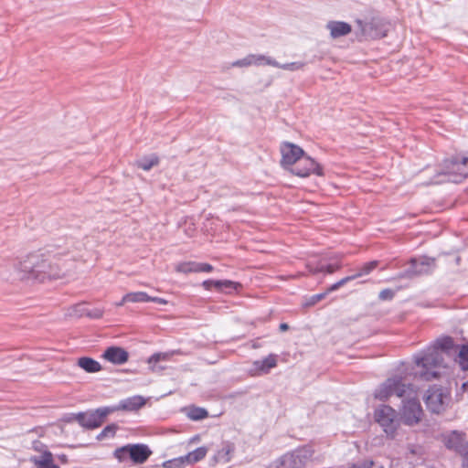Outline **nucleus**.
I'll use <instances>...</instances> for the list:
<instances>
[{
  "instance_id": "c756f323",
  "label": "nucleus",
  "mask_w": 468,
  "mask_h": 468,
  "mask_svg": "<svg viewBox=\"0 0 468 468\" xmlns=\"http://www.w3.org/2000/svg\"><path fill=\"white\" fill-rule=\"evenodd\" d=\"M174 354V351L154 353L148 358L147 363L150 365V367H153L160 361L169 360Z\"/></svg>"
},
{
  "instance_id": "7c9ffc66",
  "label": "nucleus",
  "mask_w": 468,
  "mask_h": 468,
  "mask_svg": "<svg viewBox=\"0 0 468 468\" xmlns=\"http://www.w3.org/2000/svg\"><path fill=\"white\" fill-rule=\"evenodd\" d=\"M187 416L190 420H200L207 416V411L203 408H192L188 410Z\"/></svg>"
},
{
  "instance_id": "e433bc0d",
  "label": "nucleus",
  "mask_w": 468,
  "mask_h": 468,
  "mask_svg": "<svg viewBox=\"0 0 468 468\" xmlns=\"http://www.w3.org/2000/svg\"><path fill=\"white\" fill-rule=\"evenodd\" d=\"M116 431V427L114 425H109L103 429L101 434L98 436L99 439H103L105 437L113 436Z\"/></svg>"
},
{
  "instance_id": "f257e3e1",
  "label": "nucleus",
  "mask_w": 468,
  "mask_h": 468,
  "mask_svg": "<svg viewBox=\"0 0 468 468\" xmlns=\"http://www.w3.org/2000/svg\"><path fill=\"white\" fill-rule=\"evenodd\" d=\"M454 347L452 337L443 336L436 339L434 343L425 350L414 355V362L420 368L416 374L423 380L436 379L441 375V369L444 366V354H450Z\"/></svg>"
},
{
  "instance_id": "4be33fe9",
  "label": "nucleus",
  "mask_w": 468,
  "mask_h": 468,
  "mask_svg": "<svg viewBox=\"0 0 468 468\" xmlns=\"http://www.w3.org/2000/svg\"><path fill=\"white\" fill-rule=\"evenodd\" d=\"M233 452L234 445L230 442H224L215 454L214 460L216 463H227L231 460Z\"/></svg>"
},
{
  "instance_id": "473e14b6",
  "label": "nucleus",
  "mask_w": 468,
  "mask_h": 468,
  "mask_svg": "<svg viewBox=\"0 0 468 468\" xmlns=\"http://www.w3.org/2000/svg\"><path fill=\"white\" fill-rule=\"evenodd\" d=\"M305 63L301 61H295L291 63L281 64L278 62V66H274L275 68L282 69L284 70L295 71L300 70L304 67Z\"/></svg>"
},
{
  "instance_id": "58836bf2",
  "label": "nucleus",
  "mask_w": 468,
  "mask_h": 468,
  "mask_svg": "<svg viewBox=\"0 0 468 468\" xmlns=\"http://www.w3.org/2000/svg\"><path fill=\"white\" fill-rule=\"evenodd\" d=\"M213 271V266L208 263L197 262V272H210Z\"/></svg>"
},
{
  "instance_id": "f8f14e48",
  "label": "nucleus",
  "mask_w": 468,
  "mask_h": 468,
  "mask_svg": "<svg viewBox=\"0 0 468 468\" xmlns=\"http://www.w3.org/2000/svg\"><path fill=\"white\" fill-rule=\"evenodd\" d=\"M356 25V35L360 39H378L386 36V29L383 28L379 22L357 20Z\"/></svg>"
},
{
  "instance_id": "20e7f679",
  "label": "nucleus",
  "mask_w": 468,
  "mask_h": 468,
  "mask_svg": "<svg viewBox=\"0 0 468 468\" xmlns=\"http://www.w3.org/2000/svg\"><path fill=\"white\" fill-rule=\"evenodd\" d=\"M450 399V392L438 386L431 387L424 397L427 408L431 412L437 414L441 413L446 410Z\"/></svg>"
},
{
  "instance_id": "5701e85b",
  "label": "nucleus",
  "mask_w": 468,
  "mask_h": 468,
  "mask_svg": "<svg viewBox=\"0 0 468 468\" xmlns=\"http://www.w3.org/2000/svg\"><path fill=\"white\" fill-rule=\"evenodd\" d=\"M77 365L88 373H96L101 370V364L89 356H81L78 359Z\"/></svg>"
},
{
  "instance_id": "39448f33",
  "label": "nucleus",
  "mask_w": 468,
  "mask_h": 468,
  "mask_svg": "<svg viewBox=\"0 0 468 468\" xmlns=\"http://www.w3.org/2000/svg\"><path fill=\"white\" fill-rule=\"evenodd\" d=\"M152 452L145 444H128L114 451V457L120 462L131 459L135 463H144Z\"/></svg>"
},
{
  "instance_id": "aec40b11",
  "label": "nucleus",
  "mask_w": 468,
  "mask_h": 468,
  "mask_svg": "<svg viewBox=\"0 0 468 468\" xmlns=\"http://www.w3.org/2000/svg\"><path fill=\"white\" fill-rule=\"evenodd\" d=\"M124 301H128V303H148V302H154V303H165V301L162 298L158 297H151L144 292H129L124 295Z\"/></svg>"
},
{
  "instance_id": "393cba45",
  "label": "nucleus",
  "mask_w": 468,
  "mask_h": 468,
  "mask_svg": "<svg viewBox=\"0 0 468 468\" xmlns=\"http://www.w3.org/2000/svg\"><path fill=\"white\" fill-rule=\"evenodd\" d=\"M159 162L158 157L155 154H151L148 156H144L141 159H139L136 162V165L138 167L142 168L144 171H149L152 169L154 165H156Z\"/></svg>"
},
{
  "instance_id": "a19ab883",
  "label": "nucleus",
  "mask_w": 468,
  "mask_h": 468,
  "mask_svg": "<svg viewBox=\"0 0 468 468\" xmlns=\"http://www.w3.org/2000/svg\"><path fill=\"white\" fill-rule=\"evenodd\" d=\"M330 292H324L323 293H318V294H314L311 297L310 299V304H315L316 303H318L319 301L323 300L326 295L327 293H329Z\"/></svg>"
},
{
  "instance_id": "dca6fc26",
  "label": "nucleus",
  "mask_w": 468,
  "mask_h": 468,
  "mask_svg": "<svg viewBox=\"0 0 468 468\" xmlns=\"http://www.w3.org/2000/svg\"><path fill=\"white\" fill-rule=\"evenodd\" d=\"M101 356L114 365H122L128 361L129 354L120 346H110Z\"/></svg>"
},
{
  "instance_id": "a211bd4d",
  "label": "nucleus",
  "mask_w": 468,
  "mask_h": 468,
  "mask_svg": "<svg viewBox=\"0 0 468 468\" xmlns=\"http://www.w3.org/2000/svg\"><path fill=\"white\" fill-rule=\"evenodd\" d=\"M465 434L463 432H459L457 431H453L445 436L444 442L447 448L452 449L459 453L464 447L465 443Z\"/></svg>"
},
{
  "instance_id": "c03bdc74",
  "label": "nucleus",
  "mask_w": 468,
  "mask_h": 468,
  "mask_svg": "<svg viewBox=\"0 0 468 468\" xmlns=\"http://www.w3.org/2000/svg\"><path fill=\"white\" fill-rule=\"evenodd\" d=\"M288 329H289V325L287 324L282 323V324H280V330L281 331L284 332V331H286Z\"/></svg>"
},
{
  "instance_id": "a18cd8bd",
  "label": "nucleus",
  "mask_w": 468,
  "mask_h": 468,
  "mask_svg": "<svg viewBox=\"0 0 468 468\" xmlns=\"http://www.w3.org/2000/svg\"><path fill=\"white\" fill-rule=\"evenodd\" d=\"M128 303V301H124V296H123V297H122V299L120 302H118V303H115V305H116L117 307H120V306H122V305H123L124 303Z\"/></svg>"
},
{
  "instance_id": "6ab92c4d",
  "label": "nucleus",
  "mask_w": 468,
  "mask_h": 468,
  "mask_svg": "<svg viewBox=\"0 0 468 468\" xmlns=\"http://www.w3.org/2000/svg\"><path fill=\"white\" fill-rule=\"evenodd\" d=\"M326 27L330 31V35L333 38L346 36L352 30L348 23L342 21H330L327 23Z\"/></svg>"
},
{
  "instance_id": "cd10ccee",
  "label": "nucleus",
  "mask_w": 468,
  "mask_h": 468,
  "mask_svg": "<svg viewBox=\"0 0 468 468\" xmlns=\"http://www.w3.org/2000/svg\"><path fill=\"white\" fill-rule=\"evenodd\" d=\"M197 261H184V262L176 263L175 266V270L177 272L187 274V273L197 272Z\"/></svg>"
},
{
  "instance_id": "f704fd0d",
  "label": "nucleus",
  "mask_w": 468,
  "mask_h": 468,
  "mask_svg": "<svg viewBox=\"0 0 468 468\" xmlns=\"http://www.w3.org/2000/svg\"><path fill=\"white\" fill-rule=\"evenodd\" d=\"M356 279V276L353 275H350V276H346L343 279H341L340 281H338L337 282L332 284L328 289H327V292H335L336 290H338L340 287L344 286L345 284H346L348 282H351L353 280Z\"/></svg>"
},
{
  "instance_id": "4c0bfd02",
  "label": "nucleus",
  "mask_w": 468,
  "mask_h": 468,
  "mask_svg": "<svg viewBox=\"0 0 468 468\" xmlns=\"http://www.w3.org/2000/svg\"><path fill=\"white\" fill-rule=\"evenodd\" d=\"M460 454L463 456V467L468 468V441L465 442Z\"/></svg>"
},
{
  "instance_id": "c85d7f7f",
  "label": "nucleus",
  "mask_w": 468,
  "mask_h": 468,
  "mask_svg": "<svg viewBox=\"0 0 468 468\" xmlns=\"http://www.w3.org/2000/svg\"><path fill=\"white\" fill-rule=\"evenodd\" d=\"M463 371H468V346H462L456 360Z\"/></svg>"
},
{
  "instance_id": "9b49d317",
  "label": "nucleus",
  "mask_w": 468,
  "mask_h": 468,
  "mask_svg": "<svg viewBox=\"0 0 468 468\" xmlns=\"http://www.w3.org/2000/svg\"><path fill=\"white\" fill-rule=\"evenodd\" d=\"M282 167L290 172V168L293 167L300 158L304 154V151L298 145L285 142L281 145Z\"/></svg>"
},
{
  "instance_id": "6e6552de",
  "label": "nucleus",
  "mask_w": 468,
  "mask_h": 468,
  "mask_svg": "<svg viewBox=\"0 0 468 468\" xmlns=\"http://www.w3.org/2000/svg\"><path fill=\"white\" fill-rule=\"evenodd\" d=\"M114 411L115 409H110V407H101L92 411L78 413L74 416V418L80 426L86 429H96L102 424L104 419L109 414Z\"/></svg>"
},
{
  "instance_id": "2f4dec72",
  "label": "nucleus",
  "mask_w": 468,
  "mask_h": 468,
  "mask_svg": "<svg viewBox=\"0 0 468 468\" xmlns=\"http://www.w3.org/2000/svg\"><path fill=\"white\" fill-rule=\"evenodd\" d=\"M378 266V261H369V262H367L365 263L360 269L359 271L354 274V276H356V278H359V277H362L364 275H367L369 274L376 267Z\"/></svg>"
},
{
  "instance_id": "4468645a",
  "label": "nucleus",
  "mask_w": 468,
  "mask_h": 468,
  "mask_svg": "<svg viewBox=\"0 0 468 468\" xmlns=\"http://www.w3.org/2000/svg\"><path fill=\"white\" fill-rule=\"evenodd\" d=\"M277 366V356L271 354L261 360H256L252 363V367L250 369L251 376H261L268 374L271 368Z\"/></svg>"
},
{
  "instance_id": "a878e982",
  "label": "nucleus",
  "mask_w": 468,
  "mask_h": 468,
  "mask_svg": "<svg viewBox=\"0 0 468 468\" xmlns=\"http://www.w3.org/2000/svg\"><path fill=\"white\" fill-rule=\"evenodd\" d=\"M252 65L255 66H262V65H269V66H278V61L275 59L261 55V54H250Z\"/></svg>"
},
{
  "instance_id": "f3484780",
  "label": "nucleus",
  "mask_w": 468,
  "mask_h": 468,
  "mask_svg": "<svg viewBox=\"0 0 468 468\" xmlns=\"http://www.w3.org/2000/svg\"><path fill=\"white\" fill-rule=\"evenodd\" d=\"M145 399L142 396H133L127 399H124L120 401L117 406L110 407V409H115L116 410H127L133 411L142 408L145 404Z\"/></svg>"
},
{
  "instance_id": "0eeeda50",
  "label": "nucleus",
  "mask_w": 468,
  "mask_h": 468,
  "mask_svg": "<svg viewBox=\"0 0 468 468\" xmlns=\"http://www.w3.org/2000/svg\"><path fill=\"white\" fill-rule=\"evenodd\" d=\"M402 403L401 420L403 422L410 426L417 424L420 420L422 409L415 388L414 393L410 397H404L402 399Z\"/></svg>"
},
{
  "instance_id": "2eb2a0df",
  "label": "nucleus",
  "mask_w": 468,
  "mask_h": 468,
  "mask_svg": "<svg viewBox=\"0 0 468 468\" xmlns=\"http://www.w3.org/2000/svg\"><path fill=\"white\" fill-rule=\"evenodd\" d=\"M44 448L45 446L42 444L39 447L37 444L35 445V450L40 452L38 456L31 458L37 468H59L54 463L52 453Z\"/></svg>"
},
{
  "instance_id": "b1692460",
  "label": "nucleus",
  "mask_w": 468,
  "mask_h": 468,
  "mask_svg": "<svg viewBox=\"0 0 468 468\" xmlns=\"http://www.w3.org/2000/svg\"><path fill=\"white\" fill-rule=\"evenodd\" d=\"M207 453V449L205 446L198 447L196 450L188 452L187 454L184 455L185 461L186 464H194L202 459L205 458V456Z\"/></svg>"
},
{
  "instance_id": "423d86ee",
  "label": "nucleus",
  "mask_w": 468,
  "mask_h": 468,
  "mask_svg": "<svg viewBox=\"0 0 468 468\" xmlns=\"http://www.w3.org/2000/svg\"><path fill=\"white\" fill-rule=\"evenodd\" d=\"M311 457L312 452L309 449H299L282 455L268 468H302Z\"/></svg>"
},
{
  "instance_id": "72a5a7b5",
  "label": "nucleus",
  "mask_w": 468,
  "mask_h": 468,
  "mask_svg": "<svg viewBox=\"0 0 468 468\" xmlns=\"http://www.w3.org/2000/svg\"><path fill=\"white\" fill-rule=\"evenodd\" d=\"M186 464L184 456L166 461L164 463L165 468H184Z\"/></svg>"
},
{
  "instance_id": "412c9836",
  "label": "nucleus",
  "mask_w": 468,
  "mask_h": 468,
  "mask_svg": "<svg viewBox=\"0 0 468 468\" xmlns=\"http://www.w3.org/2000/svg\"><path fill=\"white\" fill-rule=\"evenodd\" d=\"M202 286L210 291L212 289H216L218 291H226V290H233L236 288V283L234 282L229 280L223 281H215V280H207L204 281Z\"/></svg>"
},
{
  "instance_id": "c9c22d12",
  "label": "nucleus",
  "mask_w": 468,
  "mask_h": 468,
  "mask_svg": "<svg viewBox=\"0 0 468 468\" xmlns=\"http://www.w3.org/2000/svg\"><path fill=\"white\" fill-rule=\"evenodd\" d=\"M233 67H249L252 66L250 54L246 56L245 58L236 60L232 63Z\"/></svg>"
},
{
  "instance_id": "f03ea898",
  "label": "nucleus",
  "mask_w": 468,
  "mask_h": 468,
  "mask_svg": "<svg viewBox=\"0 0 468 468\" xmlns=\"http://www.w3.org/2000/svg\"><path fill=\"white\" fill-rule=\"evenodd\" d=\"M414 393V386L410 384L406 378L395 375L381 383L374 391V398L380 401H387L392 396L403 399Z\"/></svg>"
},
{
  "instance_id": "ddd939ff",
  "label": "nucleus",
  "mask_w": 468,
  "mask_h": 468,
  "mask_svg": "<svg viewBox=\"0 0 468 468\" xmlns=\"http://www.w3.org/2000/svg\"><path fill=\"white\" fill-rule=\"evenodd\" d=\"M447 168L446 174L449 176V180L454 183L462 182L468 176V157L452 161Z\"/></svg>"
},
{
  "instance_id": "37998d69",
  "label": "nucleus",
  "mask_w": 468,
  "mask_h": 468,
  "mask_svg": "<svg viewBox=\"0 0 468 468\" xmlns=\"http://www.w3.org/2000/svg\"><path fill=\"white\" fill-rule=\"evenodd\" d=\"M373 463L372 462H364L361 465H353L351 468H372Z\"/></svg>"
},
{
  "instance_id": "ea45409f",
  "label": "nucleus",
  "mask_w": 468,
  "mask_h": 468,
  "mask_svg": "<svg viewBox=\"0 0 468 468\" xmlns=\"http://www.w3.org/2000/svg\"><path fill=\"white\" fill-rule=\"evenodd\" d=\"M393 296L394 292L390 289H385L379 292L378 297L380 300H391Z\"/></svg>"
},
{
  "instance_id": "79ce46f5",
  "label": "nucleus",
  "mask_w": 468,
  "mask_h": 468,
  "mask_svg": "<svg viewBox=\"0 0 468 468\" xmlns=\"http://www.w3.org/2000/svg\"><path fill=\"white\" fill-rule=\"evenodd\" d=\"M87 314H88V316H90L91 318L99 319V318L102 317L103 311L101 309L96 308V309L90 311Z\"/></svg>"
},
{
  "instance_id": "49530a36",
  "label": "nucleus",
  "mask_w": 468,
  "mask_h": 468,
  "mask_svg": "<svg viewBox=\"0 0 468 468\" xmlns=\"http://www.w3.org/2000/svg\"><path fill=\"white\" fill-rule=\"evenodd\" d=\"M60 459H61L63 462H65V461L67 460V457H66L65 455H62V456L60 457Z\"/></svg>"
},
{
  "instance_id": "9d476101",
  "label": "nucleus",
  "mask_w": 468,
  "mask_h": 468,
  "mask_svg": "<svg viewBox=\"0 0 468 468\" xmlns=\"http://www.w3.org/2000/svg\"><path fill=\"white\" fill-rule=\"evenodd\" d=\"M290 172L300 177H307L310 175L319 176L324 175L322 166L305 154L293 167L290 168Z\"/></svg>"
},
{
  "instance_id": "7ed1b4c3",
  "label": "nucleus",
  "mask_w": 468,
  "mask_h": 468,
  "mask_svg": "<svg viewBox=\"0 0 468 468\" xmlns=\"http://www.w3.org/2000/svg\"><path fill=\"white\" fill-rule=\"evenodd\" d=\"M374 419L388 437H395L401 419L392 407L386 404L378 406L374 411Z\"/></svg>"
},
{
  "instance_id": "1a4fd4ad",
  "label": "nucleus",
  "mask_w": 468,
  "mask_h": 468,
  "mask_svg": "<svg viewBox=\"0 0 468 468\" xmlns=\"http://www.w3.org/2000/svg\"><path fill=\"white\" fill-rule=\"evenodd\" d=\"M410 267L401 274L400 278H412L418 275L428 274L435 267V260L427 256L410 260Z\"/></svg>"
},
{
  "instance_id": "bb28decb",
  "label": "nucleus",
  "mask_w": 468,
  "mask_h": 468,
  "mask_svg": "<svg viewBox=\"0 0 468 468\" xmlns=\"http://www.w3.org/2000/svg\"><path fill=\"white\" fill-rule=\"evenodd\" d=\"M339 264H327V265H319L318 267L314 268L310 263L307 264V268L311 273L317 272H326V273H334L337 270L340 269Z\"/></svg>"
}]
</instances>
